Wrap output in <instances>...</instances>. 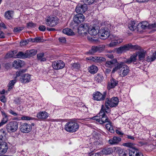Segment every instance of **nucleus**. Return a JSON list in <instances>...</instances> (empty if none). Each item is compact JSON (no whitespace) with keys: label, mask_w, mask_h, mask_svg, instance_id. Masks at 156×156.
I'll list each match as a JSON object with an SVG mask.
<instances>
[{"label":"nucleus","mask_w":156,"mask_h":156,"mask_svg":"<svg viewBox=\"0 0 156 156\" xmlns=\"http://www.w3.org/2000/svg\"><path fill=\"white\" fill-rule=\"evenodd\" d=\"M102 109L103 108H102ZM103 109H102L100 111L99 114H98V115L101 116L99 123L101 124H103L107 122H110V120L108 119L105 112H103Z\"/></svg>","instance_id":"nucleus-16"},{"label":"nucleus","mask_w":156,"mask_h":156,"mask_svg":"<svg viewBox=\"0 0 156 156\" xmlns=\"http://www.w3.org/2000/svg\"><path fill=\"white\" fill-rule=\"evenodd\" d=\"M29 41L25 40V41H21L20 42V45L21 46H25L28 44Z\"/></svg>","instance_id":"nucleus-50"},{"label":"nucleus","mask_w":156,"mask_h":156,"mask_svg":"<svg viewBox=\"0 0 156 156\" xmlns=\"http://www.w3.org/2000/svg\"><path fill=\"white\" fill-rule=\"evenodd\" d=\"M71 68L73 70H76L78 69L80 67V64L77 63H74L73 64H71Z\"/></svg>","instance_id":"nucleus-38"},{"label":"nucleus","mask_w":156,"mask_h":156,"mask_svg":"<svg viewBox=\"0 0 156 156\" xmlns=\"http://www.w3.org/2000/svg\"><path fill=\"white\" fill-rule=\"evenodd\" d=\"M24 65L23 61L19 59L15 60L13 63V66L16 69L22 67Z\"/></svg>","instance_id":"nucleus-20"},{"label":"nucleus","mask_w":156,"mask_h":156,"mask_svg":"<svg viewBox=\"0 0 156 156\" xmlns=\"http://www.w3.org/2000/svg\"><path fill=\"white\" fill-rule=\"evenodd\" d=\"M129 156H136L138 151V150L135 148H132L129 150Z\"/></svg>","instance_id":"nucleus-33"},{"label":"nucleus","mask_w":156,"mask_h":156,"mask_svg":"<svg viewBox=\"0 0 156 156\" xmlns=\"http://www.w3.org/2000/svg\"><path fill=\"white\" fill-rule=\"evenodd\" d=\"M126 60H124V62H120L119 63H118L116 66L112 69V73H114L118 70H119L122 72V73L120 74V76L123 77L126 76L129 73V67L125 64Z\"/></svg>","instance_id":"nucleus-2"},{"label":"nucleus","mask_w":156,"mask_h":156,"mask_svg":"<svg viewBox=\"0 0 156 156\" xmlns=\"http://www.w3.org/2000/svg\"><path fill=\"white\" fill-rule=\"evenodd\" d=\"M94 144L95 145H98L100 144V140H95L94 142Z\"/></svg>","instance_id":"nucleus-64"},{"label":"nucleus","mask_w":156,"mask_h":156,"mask_svg":"<svg viewBox=\"0 0 156 156\" xmlns=\"http://www.w3.org/2000/svg\"><path fill=\"white\" fill-rule=\"evenodd\" d=\"M0 101L3 103H5L6 102V101L5 96L2 95L0 97Z\"/></svg>","instance_id":"nucleus-55"},{"label":"nucleus","mask_w":156,"mask_h":156,"mask_svg":"<svg viewBox=\"0 0 156 156\" xmlns=\"http://www.w3.org/2000/svg\"><path fill=\"white\" fill-rule=\"evenodd\" d=\"M12 57H13L12 52H9L5 55V58H8Z\"/></svg>","instance_id":"nucleus-53"},{"label":"nucleus","mask_w":156,"mask_h":156,"mask_svg":"<svg viewBox=\"0 0 156 156\" xmlns=\"http://www.w3.org/2000/svg\"><path fill=\"white\" fill-rule=\"evenodd\" d=\"M8 149V146L7 143L4 141L0 142V154L5 153Z\"/></svg>","instance_id":"nucleus-18"},{"label":"nucleus","mask_w":156,"mask_h":156,"mask_svg":"<svg viewBox=\"0 0 156 156\" xmlns=\"http://www.w3.org/2000/svg\"><path fill=\"white\" fill-rule=\"evenodd\" d=\"M148 26L149 24L147 21H145L141 23V27L143 29H145L148 28Z\"/></svg>","instance_id":"nucleus-39"},{"label":"nucleus","mask_w":156,"mask_h":156,"mask_svg":"<svg viewBox=\"0 0 156 156\" xmlns=\"http://www.w3.org/2000/svg\"><path fill=\"white\" fill-rule=\"evenodd\" d=\"M123 145L124 146L130 148L129 149L135 148L134 144L132 143L128 142L124 143L123 144Z\"/></svg>","instance_id":"nucleus-36"},{"label":"nucleus","mask_w":156,"mask_h":156,"mask_svg":"<svg viewBox=\"0 0 156 156\" xmlns=\"http://www.w3.org/2000/svg\"><path fill=\"white\" fill-rule=\"evenodd\" d=\"M97 47L98 51L99 52H101L103 51L105 48V46L104 45H99Z\"/></svg>","instance_id":"nucleus-41"},{"label":"nucleus","mask_w":156,"mask_h":156,"mask_svg":"<svg viewBox=\"0 0 156 156\" xmlns=\"http://www.w3.org/2000/svg\"><path fill=\"white\" fill-rule=\"evenodd\" d=\"M46 28L45 26L41 25L39 27L38 29L41 31H44L45 30Z\"/></svg>","instance_id":"nucleus-54"},{"label":"nucleus","mask_w":156,"mask_h":156,"mask_svg":"<svg viewBox=\"0 0 156 156\" xmlns=\"http://www.w3.org/2000/svg\"><path fill=\"white\" fill-rule=\"evenodd\" d=\"M117 151L120 156H126L127 154V151L120 148L118 149Z\"/></svg>","instance_id":"nucleus-30"},{"label":"nucleus","mask_w":156,"mask_h":156,"mask_svg":"<svg viewBox=\"0 0 156 156\" xmlns=\"http://www.w3.org/2000/svg\"><path fill=\"white\" fill-rule=\"evenodd\" d=\"M16 80H13L11 81L9 83L8 86L9 87V88H12V87L13 86L15 83H16Z\"/></svg>","instance_id":"nucleus-49"},{"label":"nucleus","mask_w":156,"mask_h":156,"mask_svg":"<svg viewBox=\"0 0 156 156\" xmlns=\"http://www.w3.org/2000/svg\"><path fill=\"white\" fill-rule=\"evenodd\" d=\"M27 57L28 58L35 55L37 53V51L35 49H32L26 51Z\"/></svg>","instance_id":"nucleus-28"},{"label":"nucleus","mask_w":156,"mask_h":156,"mask_svg":"<svg viewBox=\"0 0 156 156\" xmlns=\"http://www.w3.org/2000/svg\"><path fill=\"white\" fill-rule=\"evenodd\" d=\"M37 118L40 119H44L48 116V114L45 111L40 112L37 115Z\"/></svg>","instance_id":"nucleus-21"},{"label":"nucleus","mask_w":156,"mask_h":156,"mask_svg":"<svg viewBox=\"0 0 156 156\" xmlns=\"http://www.w3.org/2000/svg\"><path fill=\"white\" fill-rule=\"evenodd\" d=\"M18 127V122L12 121L8 123L6 126L7 132L10 133H14L17 131Z\"/></svg>","instance_id":"nucleus-8"},{"label":"nucleus","mask_w":156,"mask_h":156,"mask_svg":"<svg viewBox=\"0 0 156 156\" xmlns=\"http://www.w3.org/2000/svg\"><path fill=\"white\" fill-rule=\"evenodd\" d=\"M44 53H41L37 55V57L38 60L41 62H44L46 60V59L44 57Z\"/></svg>","instance_id":"nucleus-34"},{"label":"nucleus","mask_w":156,"mask_h":156,"mask_svg":"<svg viewBox=\"0 0 156 156\" xmlns=\"http://www.w3.org/2000/svg\"><path fill=\"white\" fill-rule=\"evenodd\" d=\"M100 58L99 59V61H98V62H104L105 61L106 59L103 57H100Z\"/></svg>","instance_id":"nucleus-63"},{"label":"nucleus","mask_w":156,"mask_h":156,"mask_svg":"<svg viewBox=\"0 0 156 156\" xmlns=\"http://www.w3.org/2000/svg\"><path fill=\"white\" fill-rule=\"evenodd\" d=\"M24 29L23 27H15L14 28L13 31L15 33H19L21 31Z\"/></svg>","instance_id":"nucleus-44"},{"label":"nucleus","mask_w":156,"mask_h":156,"mask_svg":"<svg viewBox=\"0 0 156 156\" xmlns=\"http://www.w3.org/2000/svg\"><path fill=\"white\" fill-rule=\"evenodd\" d=\"M34 42H40L41 41V38L40 37H36L34 38Z\"/></svg>","instance_id":"nucleus-57"},{"label":"nucleus","mask_w":156,"mask_h":156,"mask_svg":"<svg viewBox=\"0 0 156 156\" xmlns=\"http://www.w3.org/2000/svg\"><path fill=\"white\" fill-rule=\"evenodd\" d=\"M59 19L56 16H48L45 19V24L51 27H55L59 23Z\"/></svg>","instance_id":"nucleus-5"},{"label":"nucleus","mask_w":156,"mask_h":156,"mask_svg":"<svg viewBox=\"0 0 156 156\" xmlns=\"http://www.w3.org/2000/svg\"><path fill=\"white\" fill-rule=\"evenodd\" d=\"M20 131L23 133H28L31 130L32 126L27 123H23L21 124L20 127Z\"/></svg>","instance_id":"nucleus-14"},{"label":"nucleus","mask_w":156,"mask_h":156,"mask_svg":"<svg viewBox=\"0 0 156 156\" xmlns=\"http://www.w3.org/2000/svg\"><path fill=\"white\" fill-rule=\"evenodd\" d=\"M16 56L18 58H27L26 51L25 53L20 51L17 54Z\"/></svg>","instance_id":"nucleus-29"},{"label":"nucleus","mask_w":156,"mask_h":156,"mask_svg":"<svg viewBox=\"0 0 156 156\" xmlns=\"http://www.w3.org/2000/svg\"><path fill=\"white\" fill-rule=\"evenodd\" d=\"M106 105H108L110 107H113L116 106L118 104L119 100L118 98L114 97L109 99L107 98L106 100Z\"/></svg>","instance_id":"nucleus-13"},{"label":"nucleus","mask_w":156,"mask_h":156,"mask_svg":"<svg viewBox=\"0 0 156 156\" xmlns=\"http://www.w3.org/2000/svg\"><path fill=\"white\" fill-rule=\"evenodd\" d=\"M59 41L62 43H65L66 42V39L64 37H61L58 39Z\"/></svg>","instance_id":"nucleus-52"},{"label":"nucleus","mask_w":156,"mask_h":156,"mask_svg":"<svg viewBox=\"0 0 156 156\" xmlns=\"http://www.w3.org/2000/svg\"><path fill=\"white\" fill-rule=\"evenodd\" d=\"M33 118L30 117L28 116L24 115L21 117V119L23 120H32Z\"/></svg>","instance_id":"nucleus-47"},{"label":"nucleus","mask_w":156,"mask_h":156,"mask_svg":"<svg viewBox=\"0 0 156 156\" xmlns=\"http://www.w3.org/2000/svg\"><path fill=\"white\" fill-rule=\"evenodd\" d=\"M119 63L116 58H113L110 60L107 61L106 62L105 65L106 66L112 68L115 66H116Z\"/></svg>","instance_id":"nucleus-19"},{"label":"nucleus","mask_w":156,"mask_h":156,"mask_svg":"<svg viewBox=\"0 0 156 156\" xmlns=\"http://www.w3.org/2000/svg\"><path fill=\"white\" fill-rule=\"evenodd\" d=\"M79 128V124L76 122L73 121L67 122L64 127L65 129L70 133H73L76 131Z\"/></svg>","instance_id":"nucleus-4"},{"label":"nucleus","mask_w":156,"mask_h":156,"mask_svg":"<svg viewBox=\"0 0 156 156\" xmlns=\"http://www.w3.org/2000/svg\"><path fill=\"white\" fill-rule=\"evenodd\" d=\"M156 59V51L153 53L151 57L148 59V62H153Z\"/></svg>","instance_id":"nucleus-43"},{"label":"nucleus","mask_w":156,"mask_h":156,"mask_svg":"<svg viewBox=\"0 0 156 156\" xmlns=\"http://www.w3.org/2000/svg\"><path fill=\"white\" fill-rule=\"evenodd\" d=\"M65 66L64 62L60 60L54 61L52 64L53 68L56 70L62 69Z\"/></svg>","instance_id":"nucleus-15"},{"label":"nucleus","mask_w":156,"mask_h":156,"mask_svg":"<svg viewBox=\"0 0 156 156\" xmlns=\"http://www.w3.org/2000/svg\"><path fill=\"white\" fill-rule=\"evenodd\" d=\"M101 118V116L99 115L98 114L97 115L94 117L93 118V119L94 120H96L99 123V121H100Z\"/></svg>","instance_id":"nucleus-51"},{"label":"nucleus","mask_w":156,"mask_h":156,"mask_svg":"<svg viewBox=\"0 0 156 156\" xmlns=\"http://www.w3.org/2000/svg\"><path fill=\"white\" fill-rule=\"evenodd\" d=\"M88 59L96 62V56H90L88 58Z\"/></svg>","instance_id":"nucleus-61"},{"label":"nucleus","mask_w":156,"mask_h":156,"mask_svg":"<svg viewBox=\"0 0 156 156\" xmlns=\"http://www.w3.org/2000/svg\"><path fill=\"white\" fill-rule=\"evenodd\" d=\"M36 27V24L32 22H29L27 23V27L28 28L35 27Z\"/></svg>","instance_id":"nucleus-45"},{"label":"nucleus","mask_w":156,"mask_h":156,"mask_svg":"<svg viewBox=\"0 0 156 156\" xmlns=\"http://www.w3.org/2000/svg\"><path fill=\"white\" fill-rule=\"evenodd\" d=\"M98 51L97 46H93L91 48L89 51V53L92 54Z\"/></svg>","instance_id":"nucleus-40"},{"label":"nucleus","mask_w":156,"mask_h":156,"mask_svg":"<svg viewBox=\"0 0 156 156\" xmlns=\"http://www.w3.org/2000/svg\"><path fill=\"white\" fill-rule=\"evenodd\" d=\"M14 102L17 104H20V98H16L14 100Z\"/></svg>","instance_id":"nucleus-60"},{"label":"nucleus","mask_w":156,"mask_h":156,"mask_svg":"<svg viewBox=\"0 0 156 156\" xmlns=\"http://www.w3.org/2000/svg\"><path fill=\"white\" fill-rule=\"evenodd\" d=\"M85 17L82 14L78 13L73 17V21L75 23L79 24L84 21Z\"/></svg>","instance_id":"nucleus-17"},{"label":"nucleus","mask_w":156,"mask_h":156,"mask_svg":"<svg viewBox=\"0 0 156 156\" xmlns=\"http://www.w3.org/2000/svg\"><path fill=\"white\" fill-rule=\"evenodd\" d=\"M137 24L134 21H131L128 25L129 29L131 31L135 30L137 27Z\"/></svg>","instance_id":"nucleus-24"},{"label":"nucleus","mask_w":156,"mask_h":156,"mask_svg":"<svg viewBox=\"0 0 156 156\" xmlns=\"http://www.w3.org/2000/svg\"><path fill=\"white\" fill-rule=\"evenodd\" d=\"M106 93V91L103 94L98 91L95 92L93 94V99L97 101H104L105 98Z\"/></svg>","instance_id":"nucleus-10"},{"label":"nucleus","mask_w":156,"mask_h":156,"mask_svg":"<svg viewBox=\"0 0 156 156\" xmlns=\"http://www.w3.org/2000/svg\"><path fill=\"white\" fill-rule=\"evenodd\" d=\"M89 72L92 74H95L98 70L97 67L94 65H92L88 69Z\"/></svg>","instance_id":"nucleus-26"},{"label":"nucleus","mask_w":156,"mask_h":156,"mask_svg":"<svg viewBox=\"0 0 156 156\" xmlns=\"http://www.w3.org/2000/svg\"><path fill=\"white\" fill-rule=\"evenodd\" d=\"M6 132L3 129L0 130V136L1 137L2 136H5L6 135Z\"/></svg>","instance_id":"nucleus-56"},{"label":"nucleus","mask_w":156,"mask_h":156,"mask_svg":"<svg viewBox=\"0 0 156 156\" xmlns=\"http://www.w3.org/2000/svg\"><path fill=\"white\" fill-rule=\"evenodd\" d=\"M26 69H22L20 70L19 72H17L16 73V77L21 76L20 80L22 83L29 82L30 80V75L28 74L23 73H25L26 71Z\"/></svg>","instance_id":"nucleus-6"},{"label":"nucleus","mask_w":156,"mask_h":156,"mask_svg":"<svg viewBox=\"0 0 156 156\" xmlns=\"http://www.w3.org/2000/svg\"><path fill=\"white\" fill-rule=\"evenodd\" d=\"M104 77L102 74L98 73L96 75L95 80L98 83L101 82L103 80Z\"/></svg>","instance_id":"nucleus-31"},{"label":"nucleus","mask_w":156,"mask_h":156,"mask_svg":"<svg viewBox=\"0 0 156 156\" xmlns=\"http://www.w3.org/2000/svg\"><path fill=\"white\" fill-rule=\"evenodd\" d=\"M1 112L3 116V118L9 119L8 118L9 117V115H7V114H6L5 112L3 110H1Z\"/></svg>","instance_id":"nucleus-48"},{"label":"nucleus","mask_w":156,"mask_h":156,"mask_svg":"<svg viewBox=\"0 0 156 156\" xmlns=\"http://www.w3.org/2000/svg\"><path fill=\"white\" fill-rule=\"evenodd\" d=\"M8 112L9 113L12 115L14 116H17L18 115V114L12 110H8Z\"/></svg>","instance_id":"nucleus-58"},{"label":"nucleus","mask_w":156,"mask_h":156,"mask_svg":"<svg viewBox=\"0 0 156 156\" xmlns=\"http://www.w3.org/2000/svg\"><path fill=\"white\" fill-rule=\"evenodd\" d=\"M121 138L119 137L114 136L112 139L109 140L108 142L109 144L113 145L117 144L121 141Z\"/></svg>","instance_id":"nucleus-22"},{"label":"nucleus","mask_w":156,"mask_h":156,"mask_svg":"<svg viewBox=\"0 0 156 156\" xmlns=\"http://www.w3.org/2000/svg\"><path fill=\"white\" fill-rule=\"evenodd\" d=\"M138 55L139 60L140 61L144 60L145 57V52L144 51H140L137 53H134L131 55L129 58L126 59L125 62L127 64H130L132 62L134 63L136 61V58Z\"/></svg>","instance_id":"nucleus-3"},{"label":"nucleus","mask_w":156,"mask_h":156,"mask_svg":"<svg viewBox=\"0 0 156 156\" xmlns=\"http://www.w3.org/2000/svg\"><path fill=\"white\" fill-rule=\"evenodd\" d=\"M110 38L111 40H112L109 44V46L110 47H114L123 41L122 39L119 38L118 37L112 35H111L110 36Z\"/></svg>","instance_id":"nucleus-12"},{"label":"nucleus","mask_w":156,"mask_h":156,"mask_svg":"<svg viewBox=\"0 0 156 156\" xmlns=\"http://www.w3.org/2000/svg\"><path fill=\"white\" fill-rule=\"evenodd\" d=\"M81 2L87 5L92 4L94 2V0H81Z\"/></svg>","instance_id":"nucleus-42"},{"label":"nucleus","mask_w":156,"mask_h":156,"mask_svg":"<svg viewBox=\"0 0 156 156\" xmlns=\"http://www.w3.org/2000/svg\"><path fill=\"white\" fill-rule=\"evenodd\" d=\"M108 123L106 125L105 127L106 129L111 133H113L114 132L113 129V127L111 126L110 122Z\"/></svg>","instance_id":"nucleus-37"},{"label":"nucleus","mask_w":156,"mask_h":156,"mask_svg":"<svg viewBox=\"0 0 156 156\" xmlns=\"http://www.w3.org/2000/svg\"><path fill=\"white\" fill-rule=\"evenodd\" d=\"M62 32L69 36H72L74 34V33L72 30L68 28H66L63 29Z\"/></svg>","instance_id":"nucleus-25"},{"label":"nucleus","mask_w":156,"mask_h":156,"mask_svg":"<svg viewBox=\"0 0 156 156\" xmlns=\"http://www.w3.org/2000/svg\"><path fill=\"white\" fill-rule=\"evenodd\" d=\"M13 16L11 12L8 11L5 12V18L7 19H11L12 18Z\"/></svg>","instance_id":"nucleus-35"},{"label":"nucleus","mask_w":156,"mask_h":156,"mask_svg":"<svg viewBox=\"0 0 156 156\" xmlns=\"http://www.w3.org/2000/svg\"><path fill=\"white\" fill-rule=\"evenodd\" d=\"M108 105H106L105 102V107L103 105L101 106V110L103 108V112H105H105L106 113H109L110 112L109 108L108 107V106H109L108 104Z\"/></svg>","instance_id":"nucleus-32"},{"label":"nucleus","mask_w":156,"mask_h":156,"mask_svg":"<svg viewBox=\"0 0 156 156\" xmlns=\"http://www.w3.org/2000/svg\"><path fill=\"white\" fill-rule=\"evenodd\" d=\"M101 152L103 154H111L113 152V149L110 147H106L103 149Z\"/></svg>","instance_id":"nucleus-27"},{"label":"nucleus","mask_w":156,"mask_h":156,"mask_svg":"<svg viewBox=\"0 0 156 156\" xmlns=\"http://www.w3.org/2000/svg\"><path fill=\"white\" fill-rule=\"evenodd\" d=\"M89 24L85 23L81 24L78 28V33L80 35L83 36L87 34V32L88 31L89 34L92 36H95L98 33L99 34V27L98 26L92 27V28H89Z\"/></svg>","instance_id":"nucleus-1"},{"label":"nucleus","mask_w":156,"mask_h":156,"mask_svg":"<svg viewBox=\"0 0 156 156\" xmlns=\"http://www.w3.org/2000/svg\"><path fill=\"white\" fill-rule=\"evenodd\" d=\"M87 6L86 4L79 3L76 7L75 11L78 13L83 14L87 11Z\"/></svg>","instance_id":"nucleus-11"},{"label":"nucleus","mask_w":156,"mask_h":156,"mask_svg":"<svg viewBox=\"0 0 156 156\" xmlns=\"http://www.w3.org/2000/svg\"><path fill=\"white\" fill-rule=\"evenodd\" d=\"M90 156H101L100 153H93L91 154Z\"/></svg>","instance_id":"nucleus-62"},{"label":"nucleus","mask_w":156,"mask_h":156,"mask_svg":"<svg viewBox=\"0 0 156 156\" xmlns=\"http://www.w3.org/2000/svg\"><path fill=\"white\" fill-rule=\"evenodd\" d=\"M137 46L133 45L131 43L126 44L116 49V52L118 54H121L125 52L130 49H136Z\"/></svg>","instance_id":"nucleus-7"},{"label":"nucleus","mask_w":156,"mask_h":156,"mask_svg":"<svg viewBox=\"0 0 156 156\" xmlns=\"http://www.w3.org/2000/svg\"><path fill=\"white\" fill-rule=\"evenodd\" d=\"M118 83V81L112 78L109 83L108 88H114Z\"/></svg>","instance_id":"nucleus-23"},{"label":"nucleus","mask_w":156,"mask_h":156,"mask_svg":"<svg viewBox=\"0 0 156 156\" xmlns=\"http://www.w3.org/2000/svg\"><path fill=\"white\" fill-rule=\"evenodd\" d=\"M156 27V23L149 24L148 29H151L153 28Z\"/></svg>","instance_id":"nucleus-59"},{"label":"nucleus","mask_w":156,"mask_h":156,"mask_svg":"<svg viewBox=\"0 0 156 156\" xmlns=\"http://www.w3.org/2000/svg\"><path fill=\"white\" fill-rule=\"evenodd\" d=\"M9 119L3 118L0 123V127L5 124L8 121Z\"/></svg>","instance_id":"nucleus-46"},{"label":"nucleus","mask_w":156,"mask_h":156,"mask_svg":"<svg viewBox=\"0 0 156 156\" xmlns=\"http://www.w3.org/2000/svg\"><path fill=\"white\" fill-rule=\"evenodd\" d=\"M109 29L107 27H104L99 30V35L101 37V38L102 40H105L109 37H110Z\"/></svg>","instance_id":"nucleus-9"}]
</instances>
